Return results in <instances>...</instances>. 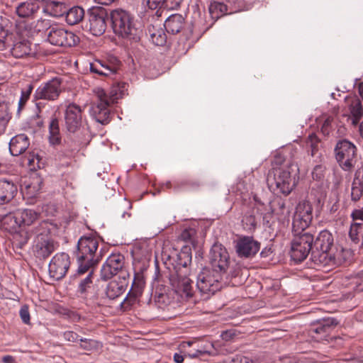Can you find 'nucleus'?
<instances>
[{"mask_svg":"<svg viewBox=\"0 0 363 363\" xmlns=\"http://www.w3.org/2000/svg\"><path fill=\"white\" fill-rule=\"evenodd\" d=\"M297 171V165L290 161L284 160L279 166L274 167L267 175L269 188L285 196L289 195L295 187Z\"/></svg>","mask_w":363,"mask_h":363,"instance_id":"f257e3e1","label":"nucleus"},{"mask_svg":"<svg viewBox=\"0 0 363 363\" xmlns=\"http://www.w3.org/2000/svg\"><path fill=\"white\" fill-rule=\"evenodd\" d=\"M257 213L258 211L252 208L248 210L242 219L243 228L247 230H254L257 225Z\"/></svg>","mask_w":363,"mask_h":363,"instance_id":"2f4dec72","label":"nucleus"},{"mask_svg":"<svg viewBox=\"0 0 363 363\" xmlns=\"http://www.w3.org/2000/svg\"><path fill=\"white\" fill-rule=\"evenodd\" d=\"M190 272H172L169 274V283L172 289L183 299H189L194 296L193 281L189 278Z\"/></svg>","mask_w":363,"mask_h":363,"instance_id":"9b49d317","label":"nucleus"},{"mask_svg":"<svg viewBox=\"0 0 363 363\" xmlns=\"http://www.w3.org/2000/svg\"><path fill=\"white\" fill-rule=\"evenodd\" d=\"M147 6L149 9L156 10V15H162V9H164V0H147Z\"/></svg>","mask_w":363,"mask_h":363,"instance_id":"3c124183","label":"nucleus"},{"mask_svg":"<svg viewBox=\"0 0 363 363\" xmlns=\"http://www.w3.org/2000/svg\"><path fill=\"white\" fill-rule=\"evenodd\" d=\"M313 220V207L308 201H300L293 218L292 228L294 231L306 230Z\"/></svg>","mask_w":363,"mask_h":363,"instance_id":"2eb2a0df","label":"nucleus"},{"mask_svg":"<svg viewBox=\"0 0 363 363\" xmlns=\"http://www.w3.org/2000/svg\"><path fill=\"white\" fill-rule=\"evenodd\" d=\"M208 264L213 272L222 275L227 272L230 267V255L226 248L220 243L215 242L208 254Z\"/></svg>","mask_w":363,"mask_h":363,"instance_id":"f8f14e48","label":"nucleus"},{"mask_svg":"<svg viewBox=\"0 0 363 363\" xmlns=\"http://www.w3.org/2000/svg\"><path fill=\"white\" fill-rule=\"evenodd\" d=\"M52 26L49 20L40 18L31 23L30 30L33 33H40L45 30H47L48 33L50 28Z\"/></svg>","mask_w":363,"mask_h":363,"instance_id":"a18cd8bd","label":"nucleus"},{"mask_svg":"<svg viewBox=\"0 0 363 363\" xmlns=\"http://www.w3.org/2000/svg\"><path fill=\"white\" fill-rule=\"evenodd\" d=\"M45 0H28L20 3L16 8L17 15L21 18L33 16L40 9V4Z\"/></svg>","mask_w":363,"mask_h":363,"instance_id":"b1692460","label":"nucleus"},{"mask_svg":"<svg viewBox=\"0 0 363 363\" xmlns=\"http://www.w3.org/2000/svg\"><path fill=\"white\" fill-rule=\"evenodd\" d=\"M70 266V259L65 252L57 253L50 260L48 272L50 278L58 281L65 277Z\"/></svg>","mask_w":363,"mask_h":363,"instance_id":"f3484780","label":"nucleus"},{"mask_svg":"<svg viewBox=\"0 0 363 363\" xmlns=\"http://www.w3.org/2000/svg\"><path fill=\"white\" fill-rule=\"evenodd\" d=\"M11 118L10 104L4 99L0 98V133L3 134Z\"/></svg>","mask_w":363,"mask_h":363,"instance_id":"c85d7f7f","label":"nucleus"},{"mask_svg":"<svg viewBox=\"0 0 363 363\" xmlns=\"http://www.w3.org/2000/svg\"><path fill=\"white\" fill-rule=\"evenodd\" d=\"M185 19L182 14L174 13L169 16L164 21L165 30L170 34L175 35L183 30Z\"/></svg>","mask_w":363,"mask_h":363,"instance_id":"393cba45","label":"nucleus"},{"mask_svg":"<svg viewBox=\"0 0 363 363\" xmlns=\"http://www.w3.org/2000/svg\"><path fill=\"white\" fill-rule=\"evenodd\" d=\"M65 340L71 342H76L78 340L79 335L73 331H67L63 335Z\"/></svg>","mask_w":363,"mask_h":363,"instance_id":"052dcab7","label":"nucleus"},{"mask_svg":"<svg viewBox=\"0 0 363 363\" xmlns=\"http://www.w3.org/2000/svg\"><path fill=\"white\" fill-rule=\"evenodd\" d=\"M48 40L55 46L72 47L78 44L79 38L74 33L55 25L50 28Z\"/></svg>","mask_w":363,"mask_h":363,"instance_id":"4468645a","label":"nucleus"},{"mask_svg":"<svg viewBox=\"0 0 363 363\" xmlns=\"http://www.w3.org/2000/svg\"><path fill=\"white\" fill-rule=\"evenodd\" d=\"M90 72L101 77H111L114 75L118 70L116 65H111L106 61L96 60L90 63Z\"/></svg>","mask_w":363,"mask_h":363,"instance_id":"4be33fe9","label":"nucleus"},{"mask_svg":"<svg viewBox=\"0 0 363 363\" xmlns=\"http://www.w3.org/2000/svg\"><path fill=\"white\" fill-rule=\"evenodd\" d=\"M245 328L246 326H241L239 329L233 328L224 330L221 333L220 337L225 341H231L238 338L239 335L241 334H249L253 333V330L251 328Z\"/></svg>","mask_w":363,"mask_h":363,"instance_id":"72a5a7b5","label":"nucleus"},{"mask_svg":"<svg viewBox=\"0 0 363 363\" xmlns=\"http://www.w3.org/2000/svg\"><path fill=\"white\" fill-rule=\"evenodd\" d=\"M331 119L327 118L325 120L321 127V132L324 135H328L331 130Z\"/></svg>","mask_w":363,"mask_h":363,"instance_id":"13d9d810","label":"nucleus"},{"mask_svg":"<svg viewBox=\"0 0 363 363\" xmlns=\"http://www.w3.org/2000/svg\"><path fill=\"white\" fill-rule=\"evenodd\" d=\"M19 314L21 318H30L29 308L28 305H23L21 306Z\"/></svg>","mask_w":363,"mask_h":363,"instance_id":"680f3d73","label":"nucleus"},{"mask_svg":"<svg viewBox=\"0 0 363 363\" xmlns=\"http://www.w3.org/2000/svg\"><path fill=\"white\" fill-rule=\"evenodd\" d=\"M2 362L3 363H14L15 359L13 356L6 355L2 357Z\"/></svg>","mask_w":363,"mask_h":363,"instance_id":"0e129e2a","label":"nucleus"},{"mask_svg":"<svg viewBox=\"0 0 363 363\" xmlns=\"http://www.w3.org/2000/svg\"><path fill=\"white\" fill-rule=\"evenodd\" d=\"M311 260L318 266L335 264L334 238L328 230H321L313 238Z\"/></svg>","mask_w":363,"mask_h":363,"instance_id":"7ed1b4c3","label":"nucleus"},{"mask_svg":"<svg viewBox=\"0 0 363 363\" xmlns=\"http://www.w3.org/2000/svg\"><path fill=\"white\" fill-rule=\"evenodd\" d=\"M110 18L108 11L102 6H92L86 13V27L95 36L104 33L107 27V21Z\"/></svg>","mask_w":363,"mask_h":363,"instance_id":"9d476101","label":"nucleus"},{"mask_svg":"<svg viewBox=\"0 0 363 363\" xmlns=\"http://www.w3.org/2000/svg\"><path fill=\"white\" fill-rule=\"evenodd\" d=\"M33 86L29 84L25 89L21 91V98L18 101V111L22 109L29 99L33 91Z\"/></svg>","mask_w":363,"mask_h":363,"instance_id":"09e8293b","label":"nucleus"},{"mask_svg":"<svg viewBox=\"0 0 363 363\" xmlns=\"http://www.w3.org/2000/svg\"><path fill=\"white\" fill-rule=\"evenodd\" d=\"M62 79L54 77L46 82H43L35 91L33 100H45L53 101L57 100L62 91Z\"/></svg>","mask_w":363,"mask_h":363,"instance_id":"ddd939ff","label":"nucleus"},{"mask_svg":"<svg viewBox=\"0 0 363 363\" xmlns=\"http://www.w3.org/2000/svg\"><path fill=\"white\" fill-rule=\"evenodd\" d=\"M325 168L320 164L315 165L312 172V177L314 180H323L325 176Z\"/></svg>","mask_w":363,"mask_h":363,"instance_id":"864d4df0","label":"nucleus"},{"mask_svg":"<svg viewBox=\"0 0 363 363\" xmlns=\"http://www.w3.org/2000/svg\"><path fill=\"white\" fill-rule=\"evenodd\" d=\"M291 241V257L296 262H301L312 254L313 235L306 230L294 231Z\"/></svg>","mask_w":363,"mask_h":363,"instance_id":"423d86ee","label":"nucleus"},{"mask_svg":"<svg viewBox=\"0 0 363 363\" xmlns=\"http://www.w3.org/2000/svg\"><path fill=\"white\" fill-rule=\"evenodd\" d=\"M58 247L57 242L47 235L39 233L33 247V255L40 259L48 258Z\"/></svg>","mask_w":363,"mask_h":363,"instance_id":"6ab92c4d","label":"nucleus"},{"mask_svg":"<svg viewBox=\"0 0 363 363\" xmlns=\"http://www.w3.org/2000/svg\"><path fill=\"white\" fill-rule=\"evenodd\" d=\"M117 274H120L124 280L129 276L125 258L120 252L112 253L107 257L101 267L100 274L101 279L104 281L111 279Z\"/></svg>","mask_w":363,"mask_h":363,"instance_id":"1a4fd4ad","label":"nucleus"},{"mask_svg":"<svg viewBox=\"0 0 363 363\" xmlns=\"http://www.w3.org/2000/svg\"><path fill=\"white\" fill-rule=\"evenodd\" d=\"M350 285L355 292L363 291V271L352 279Z\"/></svg>","mask_w":363,"mask_h":363,"instance_id":"8fccbe9b","label":"nucleus"},{"mask_svg":"<svg viewBox=\"0 0 363 363\" xmlns=\"http://www.w3.org/2000/svg\"><path fill=\"white\" fill-rule=\"evenodd\" d=\"M49 140L52 145H59L61 143L59 121L57 118H52L49 124Z\"/></svg>","mask_w":363,"mask_h":363,"instance_id":"f704fd0d","label":"nucleus"},{"mask_svg":"<svg viewBox=\"0 0 363 363\" xmlns=\"http://www.w3.org/2000/svg\"><path fill=\"white\" fill-rule=\"evenodd\" d=\"M147 34L152 42L157 46H162L167 42V35L162 28H156L153 25H150L147 27Z\"/></svg>","mask_w":363,"mask_h":363,"instance_id":"c756f323","label":"nucleus"},{"mask_svg":"<svg viewBox=\"0 0 363 363\" xmlns=\"http://www.w3.org/2000/svg\"><path fill=\"white\" fill-rule=\"evenodd\" d=\"M182 184L184 186H189L193 188L199 186V183L198 182L185 181L183 182Z\"/></svg>","mask_w":363,"mask_h":363,"instance_id":"338daca9","label":"nucleus"},{"mask_svg":"<svg viewBox=\"0 0 363 363\" xmlns=\"http://www.w3.org/2000/svg\"><path fill=\"white\" fill-rule=\"evenodd\" d=\"M352 220H360L363 223V206L354 209L350 215Z\"/></svg>","mask_w":363,"mask_h":363,"instance_id":"4d7b16f0","label":"nucleus"},{"mask_svg":"<svg viewBox=\"0 0 363 363\" xmlns=\"http://www.w3.org/2000/svg\"><path fill=\"white\" fill-rule=\"evenodd\" d=\"M98 97L99 101L93 106L91 114L98 123L106 125L111 121L110 99L103 89L98 91Z\"/></svg>","mask_w":363,"mask_h":363,"instance_id":"a211bd4d","label":"nucleus"},{"mask_svg":"<svg viewBox=\"0 0 363 363\" xmlns=\"http://www.w3.org/2000/svg\"><path fill=\"white\" fill-rule=\"evenodd\" d=\"M335 157L339 166L345 172H350L357 163V147L350 140L342 139L337 142Z\"/></svg>","mask_w":363,"mask_h":363,"instance_id":"0eeeda50","label":"nucleus"},{"mask_svg":"<svg viewBox=\"0 0 363 363\" xmlns=\"http://www.w3.org/2000/svg\"><path fill=\"white\" fill-rule=\"evenodd\" d=\"M16 218L18 220L20 227L29 226L39 219V214L33 209L21 208L16 211Z\"/></svg>","mask_w":363,"mask_h":363,"instance_id":"bb28decb","label":"nucleus"},{"mask_svg":"<svg viewBox=\"0 0 363 363\" xmlns=\"http://www.w3.org/2000/svg\"><path fill=\"white\" fill-rule=\"evenodd\" d=\"M192 255L191 248L189 245H184L180 252L174 250L167 257L170 264L173 266L174 272L181 270L182 272H189V266L191 263Z\"/></svg>","mask_w":363,"mask_h":363,"instance_id":"dca6fc26","label":"nucleus"},{"mask_svg":"<svg viewBox=\"0 0 363 363\" xmlns=\"http://www.w3.org/2000/svg\"><path fill=\"white\" fill-rule=\"evenodd\" d=\"M209 13L212 18L218 19L227 12V6L219 1L211 2L208 7Z\"/></svg>","mask_w":363,"mask_h":363,"instance_id":"ea45409f","label":"nucleus"},{"mask_svg":"<svg viewBox=\"0 0 363 363\" xmlns=\"http://www.w3.org/2000/svg\"><path fill=\"white\" fill-rule=\"evenodd\" d=\"M320 140L315 134H311L306 140L307 152L312 157L316 155L319 151Z\"/></svg>","mask_w":363,"mask_h":363,"instance_id":"79ce46f5","label":"nucleus"},{"mask_svg":"<svg viewBox=\"0 0 363 363\" xmlns=\"http://www.w3.org/2000/svg\"><path fill=\"white\" fill-rule=\"evenodd\" d=\"M196 231L194 228H185L179 235L178 239L185 242H189L194 247L196 246Z\"/></svg>","mask_w":363,"mask_h":363,"instance_id":"c03bdc74","label":"nucleus"},{"mask_svg":"<svg viewBox=\"0 0 363 363\" xmlns=\"http://www.w3.org/2000/svg\"><path fill=\"white\" fill-rule=\"evenodd\" d=\"M174 360L176 363H182L184 362V357L178 353L174 354Z\"/></svg>","mask_w":363,"mask_h":363,"instance_id":"774afa93","label":"nucleus"},{"mask_svg":"<svg viewBox=\"0 0 363 363\" xmlns=\"http://www.w3.org/2000/svg\"><path fill=\"white\" fill-rule=\"evenodd\" d=\"M145 286V281L142 274H135L131 289L128 293L129 298H133V301L142 295Z\"/></svg>","mask_w":363,"mask_h":363,"instance_id":"7c9ffc66","label":"nucleus"},{"mask_svg":"<svg viewBox=\"0 0 363 363\" xmlns=\"http://www.w3.org/2000/svg\"><path fill=\"white\" fill-rule=\"evenodd\" d=\"M125 284L117 281H110L106 289V294L110 299H115L122 295L125 291Z\"/></svg>","mask_w":363,"mask_h":363,"instance_id":"473e14b6","label":"nucleus"},{"mask_svg":"<svg viewBox=\"0 0 363 363\" xmlns=\"http://www.w3.org/2000/svg\"><path fill=\"white\" fill-rule=\"evenodd\" d=\"M240 267L239 266H238L237 264L232 267L230 272H229V274H228V277H237L239 274H240Z\"/></svg>","mask_w":363,"mask_h":363,"instance_id":"e2e57ef3","label":"nucleus"},{"mask_svg":"<svg viewBox=\"0 0 363 363\" xmlns=\"http://www.w3.org/2000/svg\"><path fill=\"white\" fill-rule=\"evenodd\" d=\"M104 250H99V239L91 235H84L77 242V261L79 272L91 267H96L102 259Z\"/></svg>","mask_w":363,"mask_h":363,"instance_id":"f03ea898","label":"nucleus"},{"mask_svg":"<svg viewBox=\"0 0 363 363\" xmlns=\"http://www.w3.org/2000/svg\"><path fill=\"white\" fill-rule=\"evenodd\" d=\"M272 253V251L271 250V248H267L265 247L264 249H263L261 252H260V255L262 257H269L271 254Z\"/></svg>","mask_w":363,"mask_h":363,"instance_id":"69168bd1","label":"nucleus"},{"mask_svg":"<svg viewBox=\"0 0 363 363\" xmlns=\"http://www.w3.org/2000/svg\"><path fill=\"white\" fill-rule=\"evenodd\" d=\"M208 347H213V345L212 343L208 344V345L204 346L202 348L197 349L194 353L189 354V356L191 358H197L201 355L205 354H211V351L208 350Z\"/></svg>","mask_w":363,"mask_h":363,"instance_id":"5fc2aeb1","label":"nucleus"},{"mask_svg":"<svg viewBox=\"0 0 363 363\" xmlns=\"http://www.w3.org/2000/svg\"><path fill=\"white\" fill-rule=\"evenodd\" d=\"M155 302L158 308H164L170 304L172 299L167 294L160 293L155 296Z\"/></svg>","mask_w":363,"mask_h":363,"instance_id":"603ef678","label":"nucleus"},{"mask_svg":"<svg viewBox=\"0 0 363 363\" xmlns=\"http://www.w3.org/2000/svg\"><path fill=\"white\" fill-rule=\"evenodd\" d=\"M13 233L12 244L13 247L16 249H22L28 242L30 239L29 233L23 230L17 231Z\"/></svg>","mask_w":363,"mask_h":363,"instance_id":"e433bc0d","label":"nucleus"},{"mask_svg":"<svg viewBox=\"0 0 363 363\" xmlns=\"http://www.w3.org/2000/svg\"><path fill=\"white\" fill-rule=\"evenodd\" d=\"M94 268L91 267L86 270L84 269L83 272H79V267L76 273L71 277L73 282L78 284L77 292L80 294H85L93 285L94 278Z\"/></svg>","mask_w":363,"mask_h":363,"instance_id":"412c9836","label":"nucleus"},{"mask_svg":"<svg viewBox=\"0 0 363 363\" xmlns=\"http://www.w3.org/2000/svg\"><path fill=\"white\" fill-rule=\"evenodd\" d=\"M11 52L14 57L21 58L27 55H29L30 48L27 42L21 41L13 45Z\"/></svg>","mask_w":363,"mask_h":363,"instance_id":"58836bf2","label":"nucleus"},{"mask_svg":"<svg viewBox=\"0 0 363 363\" xmlns=\"http://www.w3.org/2000/svg\"><path fill=\"white\" fill-rule=\"evenodd\" d=\"M30 139L25 134H18L13 137L9 143V151L13 156H18L28 149Z\"/></svg>","mask_w":363,"mask_h":363,"instance_id":"5701e85b","label":"nucleus"},{"mask_svg":"<svg viewBox=\"0 0 363 363\" xmlns=\"http://www.w3.org/2000/svg\"><path fill=\"white\" fill-rule=\"evenodd\" d=\"M65 128L70 134L85 135L88 133V127L82 106L75 103H69L64 111Z\"/></svg>","mask_w":363,"mask_h":363,"instance_id":"39448f33","label":"nucleus"},{"mask_svg":"<svg viewBox=\"0 0 363 363\" xmlns=\"http://www.w3.org/2000/svg\"><path fill=\"white\" fill-rule=\"evenodd\" d=\"M79 340L82 342L81 347L87 350H91L95 344V342L90 339L81 338Z\"/></svg>","mask_w":363,"mask_h":363,"instance_id":"bf43d9fd","label":"nucleus"},{"mask_svg":"<svg viewBox=\"0 0 363 363\" xmlns=\"http://www.w3.org/2000/svg\"><path fill=\"white\" fill-rule=\"evenodd\" d=\"M17 193V186L6 179H0V203L10 202Z\"/></svg>","mask_w":363,"mask_h":363,"instance_id":"a878e982","label":"nucleus"},{"mask_svg":"<svg viewBox=\"0 0 363 363\" xmlns=\"http://www.w3.org/2000/svg\"><path fill=\"white\" fill-rule=\"evenodd\" d=\"M272 212L280 216V219L289 217L290 211L286 206V202L281 199H277L272 206Z\"/></svg>","mask_w":363,"mask_h":363,"instance_id":"a19ab883","label":"nucleus"},{"mask_svg":"<svg viewBox=\"0 0 363 363\" xmlns=\"http://www.w3.org/2000/svg\"><path fill=\"white\" fill-rule=\"evenodd\" d=\"M23 165H26L30 169H35L39 167V157L38 155L33 152L28 151L21 158Z\"/></svg>","mask_w":363,"mask_h":363,"instance_id":"37998d69","label":"nucleus"},{"mask_svg":"<svg viewBox=\"0 0 363 363\" xmlns=\"http://www.w3.org/2000/svg\"><path fill=\"white\" fill-rule=\"evenodd\" d=\"M223 275L205 267L197 277L196 286L203 298H208L221 288Z\"/></svg>","mask_w":363,"mask_h":363,"instance_id":"6e6552de","label":"nucleus"},{"mask_svg":"<svg viewBox=\"0 0 363 363\" xmlns=\"http://www.w3.org/2000/svg\"><path fill=\"white\" fill-rule=\"evenodd\" d=\"M183 0H164V9L167 10L178 9Z\"/></svg>","mask_w":363,"mask_h":363,"instance_id":"6e6d98bb","label":"nucleus"},{"mask_svg":"<svg viewBox=\"0 0 363 363\" xmlns=\"http://www.w3.org/2000/svg\"><path fill=\"white\" fill-rule=\"evenodd\" d=\"M260 243L252 237L245 236L240 238L236 242L235 249L238 255L240 257H251L259 250Z\"/></svg>","mask_w":363,"mask_h":363,"instance_id":"aec40b11","label":"nucleus"},{"mask_svg":"<svg viewBox=\"0 0 363 363\" xmlns=\"http://www.w3.org/2000/svg\"><path fill=\"white\" fill-rule=\"evenodd\" d=\"M52 15L57 17L66 15L67 12V6L65 4L60 1H52L50 4Z\"/></svg>","mask_w":363,"mask_h":363,"instance_id":"de8ad7c7","label":"nucleus"},{"mask_svg":"<svg viewBox=\"0 0 363 363\" xmlns=\"http://www.w3.org/2000/svg\"><path fill=\"white\" fill-rule=\"evenodd\" d=\"M113 30L118 36L137 43L140 40L141 31L135 27L134 16L123 9H115L110 13Z\"/></svg>","mask_w":363,"mask_h":363,"instance_id":"20e7f679","label":"nucleus"},{"mask_svg":"<svg viewBox=\"0 0 363 363\" xmlns=\"http://www.w3.org/2000/svg\"><path fill=\"white\" fill-rule=\"evenodd\" d=\"M16 218V211L6 215L1 220V225L6 230L13 233L20 228L18 220Z\"/></svg>","mask_w":363,"mask_h":363,"instance_id":"4c0bfd02","label":"nucleus"},{"mask_svg":"<svg viewBox=\"0 0 363 363\" xmlns=\"http://www.w3.org/2000/svg\"><path fill=\"white\" fill-rule=\"evenodd\" d=\"M338 322L336 319H323V323L314 329V332L318 334L328 333L330 329L336 326Z\"/></svg>","mask_w":363,"mask_h":363,"instance_id":"49530a36","label":"nucleus"},{"mask_svg":"<svg viewBox=\"0 0 363 363\" xmlns=\"http://www.w3.org/2000/svg\"><path fill=\"white\" fill-rule=\"evenodd\" d=\"M84 16V11L80 6H74L67 9L66 21L69 25H75L79 23Z\"/></svg>","mask_w":363,"mask_h":363,"instance_id":"c9c22d12","label":"nucleus"},{"mask_svg":"<svg viewBox=\"0 0 363 363\" xmlns=\"http://www.w3.org/2000/svg\"><path fill=\"white\" fill-rule=\"evenodd\" d=\"M348 110L352 119V124L357 125L363 116V107L361 99L357 96L347 99Z\"/></svg>","mask_w":363,"mask_h":363,"instance_id":"cd10ccee","label":"nucleus"}]
</instances>
